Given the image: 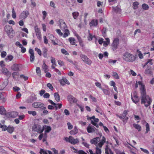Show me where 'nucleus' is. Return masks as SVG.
Segmentation results:
<instances>
[{"instance_id":"obj_1","label":"nucleus","mask_w":154,"mask_h":154,"mask_svg":"<svg viewBox=\"0 0 154 154\" xmlns=\"http://www.w3.org/2000/svg\"><path fill=\"white\" fill-rule=\"evenodd\" d=\"M142 88V91L140 92L141 103L144 104L145 106L147 107L151 105L152 100L149 95H146L145 87L143 86Z\"/></svg>"},{"instance_id":"obj_2","label":"nucleus","mask_w":154,"mask_h":154,"mask_svg":"<svg viewBox=\"0 0 154 154\" xmlns=\"http://www.w3.org/2000/svg\"><path fill=\"white\" fill-rule=\"evenodd\" d=\"M100 142L98 143L97 146L95 147V154H101L102 152L101 147L106 142V138L104 136H102Z\"/></svg>"},{"instance_id":"obj_3","label":"nucleus","mask_w":154,"mask_h":154,"mask_svg":"<svg viewBox=\"0 0 154 154\" xmlns=\"http://www.w3.org/2000/svg\"><path fill=\"white\" fill-rule=\"evenodd\" d=\"M123 59L127 62H131L135 61L136 57L133 54L129 53L126 52L123 54Z\"/></svg>"},{"instance_id":"obj_4","label":"nucleus","mask_w":154,"mask_h":154,"mask_svg":"<svg viewBox=\"0 0 154 154\" xmlns=\"http://www.w3.org/2000/svg\"><path fill=\"white\" fill-rule=\"evenodd\" d=\"M32 129L33 131L39 132V133H41L45 129V126H43L42 128L40 125L34 124L32 127Z\"/></svg>"},{"instance_id":"obj_5","label":"nucleus","mask_w":154,"mask_h":154,"mask_svg":"<svg viewBox=\"0 0 154 154\" xmlns=\"http://www.w3.org/2000/svg\"><path fill=\"white\" fill-rule=\"evenodd\" d=\"M80 56L82 60L85 63L89 65H91V61L90 59L88 58L87 56L82 54H81Z\"/></svg>"},{"instance_id":"obj_6","label":"nucleus","mask_w":154,"mask_h":154,"mask_svg":"<svg viewBox=\"0 0 154 154\" xmlns=\"http://www.w3.org/2000/svg\"><path fill=\"white\" fill-rule=\"evenodd\" d=\"M127 114V111L125 110L123 112L122 116H119L117 114H116V116L118 117L120 119L122 120L123 121L124 123H126L128 119V117H126V116Z\"/></svg>"},{"instance_id":"obj_7","label":"nucleus","mask_w":154,"mask_h":154,"mask_svg":"<svg viewBox=\"0 0 154 154\" xmlns=\"http://www.w3.org/2000/svg\"><path fill=\"white\" fill-rule=\"evenodd\" d=\"M44 104L43 103L40 102H35L32 104V106L34 108H43V109H45L46 107H44Z\"/></svg>"},{"instance_id":"obj_8","label":"nucleus","mask_w":154,"mask_h":154,"mask_svg":"<svg viewBox=\"0 0 154 154\" xmlns=\"http://www.w3.org/2000/svg\"><path fill=\"white\" fill-rule=\"evenodd\" d=\"M119 39L118 38H114L112 45V49L113 51L116 50L118 47L119 44Z\"/></svg>"},{"instance_id":"obj_9","label":"nucleus","mask_w":154,"mask_h":154,"mask_svg":"<svg viewBox=\"0 0 154 154\" xmlns=\"http://www.w3.org/2000/svg\"><path fill=\"white\" fill-rule=\"evenodd\" d=\"M133 97L131 94V97L132 101L135 104H137L139 101V99L138 97L137 96V92L136 91H134L133 93Z\"/></svg>"},{"instance_id":"obj_10","label":"nucleus","mask_w":154,"mask_h":154,"mask_svg":"<svg viewBox=\"0 0 154 154\" xmlns=\"http://www.w3.org/2000/svg\"><path fill=\"white\" fill-rule=\"evenodd\" d=\"M29 14L28 11H24L22 12L20 15V18L21 19H25L27 17Z\"/></svg>"},{"instance_id":"obj_11","label":"nucleus","mask_w":154,"mask_h":154,"mask_svg":"<svg viewBox=\"0 0 154 154\" xmlns=\"http://www.w3.org/2000/svg\"><path fill=\"white\" fill-rule=\"evenodd\" d=\"M34 29L38 38L39 40H41L42 39V35L39 28L38 26H36L34 27Z\"/></svg>"},{"instance_id":"obj_12","label":"nucleus","mask_w":154,"mask_h":154,"mask_svg":"<svg viewBox=\"0 0 154 154\" xmlns=\"http://www.w3.org/2000/svg\"><path fill=\"white\" fill-rule=\"evenodd\" d=\"M67 99L70 103H75L77 102L76 99L71 95L68 96Z\"/></svg>"},{"instance_id":"obj_13","label":"nucleus","mask_w":154,"mask_h":154,"mask_svg":"<svg viewBox=\"0 0 154 154\" xmlns=\"http://www.w3.org/2000/svg\"><path fill=\"white\" fill-rule=\"evenodd\" d=\"M18 114V113L17 112L13 111L8 112L6 114V116L10 118H15Z\"/></svg>"},{"instance_id":"obj_14","label":"nucleus","mask_w":154,"mask_h":154,"mask_svg":"<svg viewBox=\"0 0 154 154\" xmlns=\"http://www.w3.org/2000/svg\"><path fill=\"white\" fill-rule=\"evenodd\" d=\"M5 30L8 35L12 33V32L13 31L12 27L9 25L6 26L5 27Z\"/></svg>"},{"instance_id":"obj_15","label":"nucleus","mask_w":154,"mask_h":154,"mask_svg":"<svg viewBox=\"0 0 154 154\" xmlns=\"http://www.w3.org/2000/svg\"><path fill=\"white\" fill-rule=\"evenodd\" d=\"M59 22L60 23V27L62 30H63V29L65 30V29H67V26L63 20H60Z\"/></svg>"},{"instance_id":"obj_16","label":"nucleus","mask_w":154,"mask_h":154,"mask_svg":"<svg viewBox=\"0 0 154 154\" xmlns=\"http://www.w3.org/2000/svg\"><path fill=\"white\" fill-rule=\"evenodd\" d=\"M29 52L30 54V60L31 62L33 63L35 59L34 53L33 50L32 49L29 50Z\"/></svg>"},{"instance_id":"obj_17","label":"nucleus","mask_w":154,"mask_h":154,"mask_svg":"<svg viewBox=\"0 0 154 154\" xmlns=\"http://www.w3.org/2000/svg\"><path fill=\"white\" fill-rule=\"evenodd\" d=\"M59 82L60 84L62 86H63L65 85V84L68 85H69L70 83L68 80L64 77H62V79L59 80Z\"/></svg>"},{"instance_id":"obj_18","label":"nucleus","mask_w":154,"mask_h":154,"mask_svg":"<svg viewBox=\"0 0 154 154\" xmlns=\"http://www.w3.org/2000/svg\"><path fill=\"white\" fill-rule=\"evenodd\" d=\"M100 137H97L91 139L90 140V142L92 144L96 145L98 144V142L100 141Z\"/></svg>"},{"instance_id":"obj_19","label":"nucleus","mask_w":154,"mask_h":154,"mask_svg":"<svg viewBox=\"0 0 154 154\" xmlns=\"http://www.w3.org/2000/svg\"><path fill=\"white\" fill-rule=\"evenodd\" d=\"M95 130L98 131L97 129H96L94 126H91L90 125H88L87 128V131L88 133L94 132Z\"/></svg>"},{"instance_id":"obj_20","label":"nucleus","mask_w":154,"mask_h":154,"mask_svg":"<svg viewBox=\"0 0 154 154\" xmlns=\"http://www.w3.org/2000/svg\"><path fill=\"white\" fill-rule=\"evenodd\" d=\"M20 65L17 64H14L11 67V69L14 71H20Z\"/></svg>"},{"instance_id":"obj_21","label":"nucleus","mask_w":154,"mask_h":154,"mask_svg":"<svg viewBox=\"0 0 154 154\" xmlns=\"http://www.w3.org/2000/svg\"><path fill=\"white\" fill-rule=\"evenodd\" d=\"M2 71L3 74L7 76H10L11 73L5 67H3L2 68Z\"/></svg>"},{"instance_id":"obj_22","label":"nucleus","mask_w":154,"mask_h":154,"mask_svg":"<svg viewBox=\"0 0 154 154\" xmlns=\"http://www.w3.org/2000/svg\"><path fill=\"white\" fill-rule=\"evenodd\" d=\"M98 20H92L89 23V25L90 27L92 26H96L98 24Z\"/></svg>"},{"instance_id":"obj_23","label":"nucleus","mask_w":154,"mask_h":154,"mask_svg":"<svg viewBox=\"0 0 154 154\" xmlns=\"http://www.w3.org/2000/svg\"><path fill=\"white\" fill-rule=\"evenodd\" d=\"M105 154H113V152L111 149L110 147H108V146H105Z\"/></svg>"},{"instance_id":"obj_24","label":"nucleus","mask_w":154,"mask_h":154,"mask_svg":"<svg viewBox=\"0 0 154 154\" xmlns=\"http://www.w3.org/2000/svg\"><path fill=\"white\" fill-rule=\"evenodd\" d=\"M70 137L71 138L69 141V143L71 144H75L79 142V140L78 139L76 138L75 139L72 136H71Z\"/></svg>"},{"instance_id":"obj_25","label":"nucleus","mask_w":154,"mask_h":154,"mask_svg":"<svg viewBox=\"0 0 154 154\" xmlns=\"http://www.w3.org/2000/svg\"><path fill=\"white\" fill-rule=\"evenodd\" d=\"M8 84V80L5 81L3 83L0 85V90H2L4 89Z\"/></svg>"},{"instance_id":"obj_26","label":"nucleus","mask_w":154,"mask_h":154,"mask_svg":"<svg viewBox=\"0 0 154 154\" xmlns=\"http://www.w3.org/2000/svg\"><path fill=\"white\" fill-rule=\"evenodd\" d=\"M43 57L45 58L47 57V52L48 50L46 47H44L42 49Z\"/></svg>"},{"instance_id":"obj_27","label":"nucleus","mask_w":154,"mask_h":154,"mask_svg":"<svg viewBox=\"0 0 154 154\" xmlns=\"http://www.w3.org/2000/svg\"><path fill=\"white\" fill-rule=\"evenodd\" d=\"M42 68L43 70L45 73H46L49 71L48 66L44 62L42 65Z\"/></svg>"},{"instance_id":"obj_28","label":"nucleus","mask_w":154,"mask_h":154,"mask_svg":"<svg viewBox=\"0 0 154 154\" xmlns=\"http://www.w3.org/2000/svg\"><path fill=\"white\" fill-rule=\"evenodd\" d=\"M54 96L55 100L57 102H59L60 100V97L58 93L57 92L55 93L54 94Z\"/></svg>"},{"instance_id":"obj_29","label":"nucleus","mask_w":154,"mask_h":154,"mask_svg":"<svg viewBox=\"0 0 154 154\" xmlns=\"http://www.w3.org/2000/svg\"><path fill=\"white\" fill-rule=\"evenodd\" d=\"M78 132V130L76 126H75L73 130L71 131L70 133L71 135H75Z\"/></svg>"},{"instance_id":"obj_30","label":"nucleus","mask_w":154,"mask_h":154,"mask_svg":"<svg viewBox=\"0 0 154 154\" xmlns=\"http://www.w3.org/2000/svg\"><path fill=\"white\" fill-rule=\"evenodd\" d=\"M64 32H65L63 35V37L65 38L67 37L70 34V32L69 30L67 29H65Z\"/></svg>"},{"instance_id":"obj_31","label":"nucleus","mask_w":154,"mask_h":154,"mask_svg":"<svg viewBox=\"0 0 154 154\" xmlns=\"http://www.w3.org/2000/svg\"><path fill=\"white\" fill-rule=\"evenodd\" d=\"M6 114V110L4 107L3 106H0V114L2 115H5Z\"/></svg>"},{"instance_id":"obj_32","label":"nucleus","mask_w":154,"mask_h":154,"mask_svg":"<svg viewBox=\"0 0 154 154\" xmlns=\"http://www.w3.org/2000/svg\"><path fill=\"white\" fill-rule=\"evenodd\" d=\"M14 128L13 127H11L9 126L8 127L7 131L10 134L12 133L14 131Z\"/></svg>"},{"instance_id":"obj_33","label":"nucleus","mask_w":154,"mask_h":154,"mask_svg":"<svg viewBox=\"0 0 154 154\" xmlns=\"http://www.w3.org/2000/svg\"><path fill=\"white\" fill-rule=\"evenodd\" d=\"M133 126L136 129H137L139 131H141V127L138 124L134 123L133 124Z\"/></svg>"},{"instance_id":"obj_34","label":"nucleus","mask_w":154,"mask_h":154,"mask_svg":"<svg viewBox=\"0 0 154 154\" xmlns=\"http://www.w3.org/2000/svg\"><path fill=\"white\" fill-rule=\"evenodd\" d=\"M68 40L71 44L72 45H75V39L73 37H70L69 38Z\"/></svg>"},{"instance_id":"obj_35","label":"nucleus","mask_w":154,"mask_h":154,"mask_svg":"<svg viewBox=\"0 0 154 154\" xmlns=\"http://www.w3.org/2000/svg\"><path fill=\"white\" fill-rule=\"evenodd\" d=\"M72 15L74 19H76L79 15V13L77 11H75L72 13Z\"/></svg>"},{"instance_id":"obj_36","label":"nucleus","mask_w":154,"mask_h":154,"mask_svg":"<svg viewBox=\"0 0 154 154\" xmlns=\"http://www.w3.org/2000/svg\"><path fill=\"white\" fill-rule=\"evenodd\" d=\"M145 74H151L152 71L151 69V67H147L145 70Z\"/></svg>"},{"instance_id":"obj_37","label":"nucleus","mask_w":154,"mask_h":154,"mask_svg":"<svg viewBox=\"0 0 154 154\" xmlns=\"http://www.w3.org/2000/svg\"><path fill=\"white\" fill-rule=\"evenodd\" d=\"M44 126H45V133H48L51 131V128L50 126L45 125Z\"/></svg>"},{"instance_id":"obj_38","label":"nucleus","mask_w":154,"mask_h":154,"mask_svg":"<svg viewBox=\"0 0 154 154\" xmlns=\"http://www.w3.org/2000/svg\"><path fill=\"white\" fill-rule=\"evenodd\" d=\"M13 58L14 57L13 56L11 55H8L5 58V60L6 61H10L13 60Z\"/></svg>"},{"instance_id":"obj_39","label":"nucleus","mask_w":154,"mask_h":154,"mask_svg":"<svg viewBox=\"0 0 154 154\" xmlns=\"http://www.w3.org/2000/svg\"><path fill=\"white\" fill-rule=\"evenodd\" d=\"M36 72L37 74L39 76H41V69L39 67H37L36 69Z\"/></svg>"},{"instance_id":"obj_40","label":"nucleus","mask_w":154,"mask_h":154,"mask_svg":"<svg viewBox=\"0 0 154 154\" xmlns=\"http://www.w3.org/2000/svg\"><path fill=\"white\" fill-rule=\"evenodd\" d=\"M89 36L88 37V39L89 41H91L92 40V39L93 38H95L96 39L97 38L94 35L93 36L92 34L91 33H89Z\"/></svg>"},{"instance_id":"obj_41","label":"nucleus","mask_w":154,"mask_h":154,"mask_svg":"<svg viewBox=\"0 0 154 154\" xmlns=\"http://www.w3.org/2000/svg\"><path fill=\"white\" fill-rule=\"evenodd\" d=\"M12 17L14 18L15 19L16 17V12L14 11V8H12Z\"/></svg>"},{"instance_id":"obj_42","label":"nucleus","mask_w":154,"mask_h":154,"mask_svg":"<svg viewBox=\"0 0 154 154\" xmlns=\"http://www.w3.org/2000/svg\"><path fill=\"white\" fill-rule=\"evenodd\" d=\"M56 105H54L55 107V110H57L58 108L60 109L62 107V103H57L56 104Z\"/></svg>"},{"instance_id":"obj_43","label":"nucleus","mask_w":154,"mask_h":154,"mask_svg":"<svg viewBox=\"0 0 154 154\" xmlns=\"http://www.w3.org/2000/svg\"><path fill=\"white\" fill-rule=\"evenodd\" d=\"M142 7L143 9L145 10H148L149 8V7L148 5L146 4H142Z\"/></svg>"},{"instance_id":"obj_44","label":"nucleus","mask_w":154,"mask_h":154,"mask_svg":"<svg viewBox=\"0 0 154 154\" xmlns=\"http://www.w3.org/2000/svg\"><path fill=\"white\" fill-rule=\"evenodd\" d=\"M145 126L146 128L145 133L146 134L150 131L149 125L148 123H146Z\"/></svg>"},{"instance_id":"obj_45","label":"nucleus","mask_w":154,"mask_h":154,"mask_svg":"<svg viewBox=\"0 0 154 154\" xmlns=\"http://www.w3.org/2000/svg\"><path fill=\"white\" fill-rule=\"evenodd\" d=\"M28 113L30 115H32L33 116L36 115L37 113L35 111H28Z\"/></svg>"},{"instance_id":"obj_46","label":"nucleus","mask_w":154,"mask_h":154,"mask_svg":"<svg viewBox=\"0 0 154 154\" xmlns=\"http://www.w3.org/2000/svg\"><path fill=\"white\" fill-rule=\"evenodd\" d=\"M112 73V76L115 78L116 79H118L119 78V77L117 72H113Z\"/></svg>"},{"instance_id":"obj_47","label":"nucleus","mask_w":154,"mask_h":154,"mask_svg":"<svg viewBox=\"0 0 154 154\" xmlns=\"http://www.w3.org/2000/svg\"><path fill=\"white\" fill-rule=\"evenodd\" d=\"M35 50L37 52L39 56H41L42 55V51L39 49L38 48H35Z\"/></svg>"},{"instance_id":"obj_48","label":"nucleus","mask_w":154,"mask_h":154,"mask_svg":"<svg viewBox=\"0 0 154 154\" xmlns=\"http://www.w3.org/2000/svg\"><path fill=\"white\" fill-rule=\"evenodd\" d=\"M61 51L63 54L66 55H69V54L68 52L64 48H62L61 49Z\"/></svg>"},{"instance_id":"obj_49","label":"nucleus","mask_w":154,"mask_h":154,"mask_svg":"<svg viewBox=\"0 0 154 154\" xmlns=\"http://www.w3.org/2000/svg\"><path fill=\"white\" fill-rule=\"evenodd\" d=\"M42 13L43 15V19L45 20L47 15V13L45 11H42Z\"/></svg>"},{"instance_id":"obj_50","label":"nucleus","mask_w":154,"mask_h":154,"mask_svg":"<svg viewBox=\"0 0 154 154\" xmlns=\"http://www.w3.org/2000/svg\"><path fill=\"white\" fill-rule=\"evenodd\" d=\"M39 153L40 154H48L46 151L43 149H41L40 150Z\"/></svg>"},{"instance_id":"obj_51","label":"nucleus","mask_w":154,"mask_h":154,"mask_svg":"<svg viewBox=\"0 0 154 154\" xmlns=\"http://www.w3.org/2000/svg\"><path fill=\"white\" fill-rule=\"evenodd\" d=\"M48 36L49 39H50L51 40H53V39L55 38L54 36L51 34H48Z\"/></svg>"},{"instance_id":"obj_52","label":"nucleus","mask_w":154,"mask_h":154,"mask_svg":"<svg viewBox=\"0 0 154 154\" xmlns=\"http://www.w3.org/2000/svg\"><path fill=\"white\" fill-rule=\"evenodd\" d=\"M52 59L51 60V62L52 63V65H54L55 66L57 65V63L55 61V59L54 58L51 57Z\"/></svg>"},{"instance_id":"obj_53","label":"nucleus","mask_w":154,"mask_h":154,"mask_svg":"<svg viewBox=\"0 0 154 154\" xmlns=\"http://www.w3.org/2000/svg\"><path fill=\"white\" fill-rule=\"evenodd\" d=\"M34 101L32 97H30L27 100V102L28 103H32Z\"/></svg>"},{"instance_id":"obj_54","label":"nucleus","mask_w":154,"mask_h":154,"mask_svg":"<svg viewBox=\"0 0 154 154\" xmlns=\"http://www.w3.org/2000/svg\"><path fill=\"white\" fill-rule=\"evenodd\" d=\"M137 52L138 53V55L139 58L140 59L143 58V55L141 52L139 51H138Z\"/></svg>"},{"instance_id":"obj_55","label":"nucleus","mask_w":154,"mask_h":154,"mask_svg":"<svg viewBox=\"0 0 154 154\" xmlns=\"http://www.w3.org/2000/svg\"><path fill=\"white\" fill-rule=\"evenodd\" d=\"M103 91L104 94L106 95H109V91L106 89H102Z\"/></svg>"},{"instance_id":"obj_56","label":"nucleus","mask_w":154,"mask_h":154,"mask_svg":"<svg viewBox=\"0 0 154 154\" xmlns=\"http://www.w3.org/2000/svg\"><path fill=\"white\" fill-rule=\"evenodd\" d=\"M20 77L21 79H23L25 81L27 80L28 79V77L25 76L23 75H21Z\"/></svg>"},{"instance_id":"obj_57","label":"nucleus","mask_w":154,"mask_h":154,"mask_svg":"<svg viewBox=\"0 0 154 154\" xmlns=\"http://www.w3.org/2000/svg\"><path fill=\"white\" fill-rule=\"evenodd\" d=\"M67 125L68 126V129H69L71 130L73 128V126L69 122H68L67 124Z\"/></svg>"},{"instance_id":"obj_58","label":"nucleus","mask_w":154,"mask_h":154,"mask_svg":"<svg viewBox=\"0 0 154 154\" xmlns=\"http://www.w3.org/2000/svg\"><path fill=\"white\" fill-rule=\"evenodd\" d=\"M43 40L44 43L45 44H47L48 43V40L45 36H43Z\"/></svg>"},{"instance_id":"obj_59","label":"nucleus","mask_w":154,"mask_h":154,"mask_svg":"<svg viewBox=\"0 0 154 154\" xmlns=\"http://www.w3.org/2000/svg\"><path fill=\"white\" fill-rule=\"evenodd\" d=\"M19 75V73L17 72H14L12 74V77L14 79L15 78L16 76L18 75Z\"/></svg>"},{"instance_id":"obj_60","label":"nucleus","mask_w":154,"mask_h":154,"mask_svg":"<svg viewBox=\"0 0 154 154\" xmlns=\"http://www.w3.org/2000/svg\"><path fill=\"white\" fill-rule=\"evenodd\" d=\"M89 98H91L92 100V101L94 102H96L97 101V100L96 98L93 97L92 95L91 94L89 96Z\"/></svg>"},{"instance_id":"obj_61","label":"nucleus","mask_w":154,"mask_h":154,"mask_svg":"<svg viewBox=\"0 0 154 154\" xmlns=\"http://www.w3.org/2000/svg\"><path fill=\"white\" fill-rule=\"evenodd\" d=\"M47 86L51 90H53V87L52 85L50 83H48L47 84Z\"/></svg>"},{"instance_id":"obj_62","label":"nucleus","mask_w":154,"mask_h":154,"mask_svg":"<svg viewBox=\"0 0 154 154\" xmlns=\"http://www.w3.org/2000/svg\"><path fill=\"white\" fill-rule=\"evenodd\" d=\"M7 53L5 51H3L1 52V56L2 58L5 57L6 56Z\"/></svg>"},{"instance_id":"obj_63","label":"nucleus","mask_w":154,"mask_h":154,"mask_svg":"<svg viewBox=\"0 0 154 154\" xmlns=\"http://www.w3.org/2000/svg\"><path fill=\"white\" fill-rule=\"evenodd\" d=\"M56 32L60 36H62L63 35V33L61 31V30L59 29H56Z\"/></svg>"},{"instance_id":"obj_64","label":"nucleus","mask_w":154,"mask_h":154,"mask_svg":"<svg viewBox=\"0 0 154 154\" xmlns=\"http://www.w3.org/2000/svg\"><path fill=\"white\" fill-rule=\"evenodd\" d=\"M77 153L78 154H87L86 153L82 150H79L77 152Z\"/></svg>"}]
</instances>
